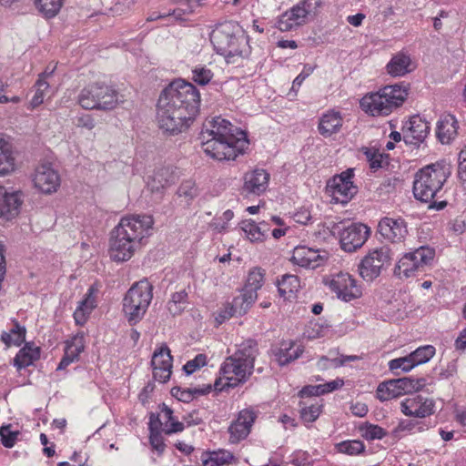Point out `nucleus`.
I'll list each match as a JSON object with an SVG mask.
<instances>
[{"instance_id": "obj_19", "label": "nucleus", "mask_w": 466, "mask_h": 466, "mask_svg": "<svg viewBox=\"0 0 466 466\" xmlns=\"http://www.w3.org/2000/svg\"><path fill=\"white\" fill-rule=\"evenodd\" d=\"M257 419V413L252 409H244L238 414V418L228 428L229 441L238 443L250 433L251 428Z\"/></svg>"}, {"instance_id": "obj_14", "label": "nucleus", "mask_w": 466, "mask_h": 466, "mask_svg": "<svg viewBox=\"0 0 466 466\" xmlns=\"http://www.w3.org/2000/svg\"><path fill=\"white\" fill-rule=\"evenodd\" d=\"M353 177L354 168H348L328 181L326 189L332 196L335 204H348L358 193Z\"/></svg>"}, {"instance_id": "obj_10", "label": "nucleus", "mask_w": 466, "mask_h": 466, "mask_svg": "<svg viewBox=\"0 0 466 466\" xmlns=\"http://www.w3.org/2000/svg\"><path fill=\"white\" fill-rule=\"evenodd\" d=\"M435 258V249L430 246H420L405 253L398 261L394 273L400 278H410L426 270Z\"/></svg>"}, {"instance_id": "obj_28", "label": "nucleus", "mask_w": 466, "mask_h": 466, "mask_svg": "<svg viewBox=\"0 0 466 466\" xmlns=\"http://www.w3.org/2000/svg\"><path fill=\"white\" fill-rule=\"evenodd\" d=\"M97 289L92 285L89 287L85 299L79 302V305L74 312V319L76 325L84 326L93 309L96 307L95 294Z\"/></svg>"}, {"instance_id": "obj_4", "label": "nucleus", "mask_w": 466, "mask_h": 466, "mask_svg": "<svg viewBox=\"0 0 466 466\" xmlns=\"http://www.w3.org/2000/svg\"><path fill=\"white\" fill-rule=\"evenodd\" d=\"M258 354V343L254 339H247L238 345L237 350L226 358L220 368L225 380L224 387L235 388L248 380L254 370L255 360Z\"/></svg>"}, {"instance_id": "obj_60", "label": "nucleus", "mask_w": 466, "mask_h": 466, "mask_svg": "<svg viewBox=\"0 0 466 466\" xmlns=\"http://www.w3.org/2000/svg\"><path fill=\"white\" fill-rule=\"evenodd\" d=\"M175 390H177V392L174 393V395H176L179 400H182L184 402L190 401L193 399L194 393H198V394L204 393L203 390H200L196 388L194 390L188 389V390H181L179 388L175 389Z\"/></svg>"}, {"instance_id": "obj_25", "label": "nucleus", "mask_w": 466, "mask_h": 466, "mask_svg": "<svg viewBox=\"0 0 466 466\" xmlns=\"http://www.w3.org/2000/svg\"><path fill=\"white\" fill-rule=\"evenodd\" d=\"M459 123L451 114L442 115L436 126V137L441 144H450L458 134Z\"/></svg>"}, {"instance_id": "obj_62", "label": "nucleus", "mask_w": 466, "mask_h": 466, "mask_svg": "<svg viewBox=\"0 0 466 466\" xmlns=\"http://www.w3.org/2000/svg\"><path fill=\"white\" fill-rule=\"evenodd\" d=\"M310 218V211L305 206L300 207V208L293 214V219L299 224H307Z\"/></svg>"}, {"instance_id": "obj_43", "label": "nucleus", "mask_w": 466, "mask_h": 466, "mask_svg": "<svg viewBox=\"0 0 466 466\" xmlns=\"http://www.w3.org/2000/svg\"><path fill=\"white\" fill-rule=\"evenodd\" d=\"M336 449L340 453L347 455H358L364 451L365 445L359 440L344 441L336 444Z\"/></svg>"}, {"instance_id": "obj_39", "label": "nucleus", "mask_w": 466, "mask_h": 466, "mask_svg": "<svg viewBox=\"0 0 466 466\" xmlns=\"http://www.w3.org/2000/svg\"><path fill=\"white\" fill-rule=\"evenodd\" d=\"M188 303L187 292L183 289L172 294L167 302V309L173 316L181 314Z\"/></svg>"}, {"instance_id": "obj_48", "label": "nucleus", "mask_w": 466, "mask_h": 466, "mask_svg": "<svg viewBox=\"0 0 466 466\" xmlns=\"http://www.w3.org/2000/svg\"><path fill=\"white\" fill-rule=\"evenodd\" d=\"M304 18L309 15H316L319 8L322 5V0H301L297 5Z\"/></svg>"}, {"instance_id": "obj_36", "label": "nucleus", "mask_w": 466, "mask_h": 466, "mask_svg": "<svg viewBox=\"0 0 466 466\" xmlns=\"http://www.w3.org/2000/svg\"><path fill=\"white\" fill-rule=\"evenodd\" d=\"M257 298L258 294L247 291L243 289L242 292L236 296L230 304L235 312H237L238 316H242L247 313L248 309L256 301Z\"/></svg>"}, {"instance_id": "obj_64", "label": "nucleus", "mask_w": 466, "mask_h": 466, "mask_svg": "<svg viewBox=\"0 0 466 466\" xmlns=\"http://www.w3.org/2000/svg\"><path fill=\"white\" fill-rule=\"evenodd\" d=\"M458 162L459 176L466 180V146L459 153Z\"/></svg>"}, {"instance_id": "obj_38", "label": "nucleus", "mask_w": 466, "mask_h": 466, "mask_svg": "<svg viewBox=\"0 0 466 466\" xmlns=\"http://www.w3.org/2000/svg\"><path fill=\"white\" fill-rule=\"evenodd\" d=\"M177 5H187V8L177 7L172 11L170 10L166 14V17L172 15L176 21L185 22L187 19L185 15H190L194 12L196 6L199 5V0H173Z\"/></svg>"}, {"instance_id": "obj_61", "label": "nucleus", "mask_w": 466, "mask_h": 466, "mask_svg": "<svg viewBox=\"0 0 466 466\" xmlns=\"http://www.w3.org/2000/svg\"><path fill=\"white\" fill-rule=\"evenodd\" d=\"M76 126L91 130L95 127V119L90 114H82L76 117Z\"/></svg>"}, {"instance_id": "obj_41", "label": "nucleus", "mask_w": 466, "mask_h": 466, "mask_svg": "<svg viewBox=\"0 0 466 466\" xmlns=\"http://www.w3.org/2000/svg\"><path fill=\"white\" fill-rule=\"evenodd\" d=\"M64 0H35L37 9L47 18L57 15L63 5Z\"/></svg>"}, {"instance_id": "obj_5", "label": "nucleus", "mask_w": 466, "mask_h": 466, "mask_svg": "<svg viewBox=\"0 0 466 466\" xmlns=\"http://www.w3.org/2000/svg\"><path fill=\"white\" fill-rule=\"evenodd\" d=\"M210 41L218 55L225 57L228 64L236 62L248 52V37L238 23L225 21L216 25L210 35Z\"/></svg>"}, {"instance_id": "obj_24", "label": "nucleus", "mask_w": 466, "mask_h": 466, "mask_svg": "<svg viewBox=\"0 0 466 466\" xmlns=\"http://www.w3.org/2000/svg\"><path fill=\"white\" fill-rule=\"evenodd\" d=\"M179 177V171L177 167L167 166L157 168L147 187L152 192H158L172 184H175Z\"/></svg>"}, {"instance_id": "obj_37", "label": "nucleus", "mask_w": 466, "mask_h": 466, "mask_svg": "<svg viewBox=\"0 0 466 466\" xmlns=\"http://www.w3.org/2000/svg\"><path fill=\"white\" fill-rule=\"evenodd\" d=\"M233 459V454L228 451H218L204 453L201 456L203 466H223L229 464Z\"/></svg>"}, {"instance_id": "obj_8", "label": "nucleus", "mask_w": 466, "mask_h": 466, "mask_svg": "<svg viewBox=\"0 0 466 466\" xmlns=\"http://www.w3.org/2000/svg\"><path fill=\"white\" fill-rule=\"evenodd\" d=\"M153 298V286L147 279L136 282L123 299V312L130 325L145 316Z\"/></svg>"}, {"instance_id": "obj_45", "label": "nucleus", "mask_w": 466, "mask_h": 466, "mask_svg": "<svg viewBox=\"0 0 466 466\" xmlns=\"http://www.w3.org/2000/svg\"><path fill=\"white\" fill-rule=\"evenodd\" d=\"M435 354V348L431 345H426L418 348L412 351L410 359L415 366L428 362Z\"/></svg>"}, {"instance_id": "obj_1", "label": "nucleus", "mask_w": 466, "mask_h": 466, "mask_svg": "<svg viewBox=\"0 0 466 466\" xmlns=\"http://www.w3.org/2000/svg\"><path fill=\"white\" fill-rule=\"evenodd\" d=\"M200 102V93L192 83L180 78L172 81L157 100L159 129L169 136L187 131L199 113Z\"/></svg>"}, {"instance_id": "obj_20", "label": "nucleus", "mask_w": 466, "mask_h": 466, "mask_svg": "<svg viewBox=\"0 0 466 466\" xmlns=\"http://www.w3.org/2000/svg\"><path fill=\"white\" fill-rule=\"evenodd\" d=\"M378 231L384 239L392 243L402 242L408 235L407 224L400 217L381 218L378 225Z\"/></svg>"}, {"instance_id": "obj_9", "label": "nucleus", "mask_w": 466, "mask_h": 466, "mask_svg": "<svg viewBox=\"0 0 466 466\" xmlns=\"http://www.w3.org/2000/svg\"><path fill=\"white\" fill-rule=\"evenodd\" d=\"M77 102L86 110H112L118 104V93L111 86L96 82L79 92Z\"/></svg>"}, {"instance_id": "obj_27", "label": "nucleus", "mask_w": 466, "mask_h": 466, "mask_svg": "<svg viewBox=\"0 0 466 466\" xmlns=\"http://www.w3.org/2000/svg\"><path fill=\"white\" fill-rule=\"evenodd\" d=\"M306 22L299 6L294 5L278 16L275 27L281 32H289L297 29Z\"/></svg>"}, {"instance_id": "obj_16", "label": "nucleus", "mask_w": 466, "mask_h": 466, "mask_svg": "<svg viewBox=\"0 0 466 466\" xmlns=\"http://www.w3.org/2000/svg\"><path fill=\"white\" fill-rule=\"evenodd\" d=\"M370 230L361 223L351 224L340 234V247L347 252H354L367 241Z\"/></svg>"}, {"instance_id": "obj_31", "label": "nucleus", "mask_w": 466, "mask_h": 466, "mask_svg": "<svg viewBox=\"0 0 466 466\" xmlns=\"http://www.w3.org/2000/svg\"><path fill=\"white\" fill-rule=\"evenodd\" d=\"M410 56L405 52H399L394 55L387 64V71L390 76H402L410 72Z\"/></svg>"}, {"instance_id": "obj_6", "label": "nucleus", "mask_w": 466, "mask_h": 466, "mask_svg": "<svg viewBox=\"0 0 466 466\" xmlns=\"http://www.w3.org/2000/svg\"><path fill=\"white\" fill-rule=\"evenodd\" d=\"M451 175L450 166L444 160L420 168L413 181L416 199L429 204H448L446 200H432Z\"/></svg>"}, {"instance_id": "obj_18", "label": "nucleus", "mask_w": 466, "mask_h": 466, "mask_svg": "<svg viewBox=\"0 0 466 466\" xmlns=\"http://www.w3.org/2000/svg\"><path fill=\"white\" fill-rule=\"evenodd\" d=\"M33 181L35 187L46 195L56 192L61 183L57 170L48 163L36 167Z\"/></svg>"}, {"instance_id": "obj_56", "label": "nucleus", "mask_w": 466, "mask_h": 466, "mask_svg": "<svg viewBox=\"0 0 466 466\" xmlns=\"http://www.w3.org/2000/svg\"><path fill=\"white\" fill-rule=\"evenodd\" d=\"M207 364V356L198 354L193 360H188L183 367L185 372L189 375Z\"/></svg>"}, {"instance_id": "obj_49", "label": "nucleus", "mask_w": 466, "mask_h": 466, "mask_svg": "<svg viewBox=\"0 0 466 466\" xmlns=\"http://www.w3.org/2000/svg\"><path fill=\"white\" fill-rule=\"evenodd\" d=\"M48 82H43L42 79H37L34 87L35 88V95L33 96L30 105L32 108H35L44 102L45 93L49 88Z\"/></svg>"}, {"instance_id": "obj_11", "label": "nucleus", "mask_w": 466, "mask_h": 466, "mask_svg": "<svg viewBox=\"0 0 466 466\" xmlns=\"http://www.w3.org/2000/svg\"><path fill=\"white\" fill-rule=\"evenodd\" d=\"M391 260L392 252L388 246L371 249L358 266L360 276L366 281H372L391 264Z\"/></svg>"}, {"instance_id": "obj_17", "label": "nucleus", "mask_w": 466, "mask_h": 466, "mask_svg": "<svg viewBox=\"0 0 466 466\" xmlns=\"http://www.w3.org/2000/svg\"><path fill=\"white\" fill-rule=\"evenodd\" d=\"M435 401L421 395H411L400 402L401 412L409 417L426 418L434 413Z\"/></svg>"}, {"instance_id": "obj_12", "label": "nucleus", "mask_w": 466, "mask_h": 466, "mask_svg": "<svg viewBox=\"0 0 466 466\" xmlns=\"http://www.w3.org/2000/svg\"><path fill=\"white\" fill-rule=\"evenodd\" d=\"M426 385L424 378L404 377L380 383L377 388V398L381 401L400 398L420 390Z\"/></svg>"}, {"instance_id": "obj_21", "label": "nucleus", "mask_w": 466, "mask_h": 466, "mask_svg": "<svg viewBox=\"0 0 466 466\" xmlns=\"http://www.w3.org/2000/svg\"><path fill=\"white\" fill-rule=\"evenodd\" d=\"M172 356L167 345L161 346L153 354L151 365L153 368V377L156 380L165 383L172 373Z\"/></svg>"}, {"instance_id": "obj_52", "label": "nucleus", "mask_w": 466, "mask_h": 466, "mask_svg": "<svg viewBox=\"0 0 466 466\" xmlns=\"http://www.w3.org/2000/svg\"><path fill=\"white\" fill-rule=\"evenodd\" d=\"M23 192L20 190L9 193L5 187L0 186V204H23Z\"/></svg>"}, {"instance_id": "obj_58", "label": "nucleus", "mask_w": 466, "mask_h": 466, "mask_svg": "<svg viewBox=\"0 0 466 466\" xmlns=\"http://www.w3.org/2000/svg\"><path fill=\"white\" fill-rule=\"evenodd\" d=\"M233 316H238V314L237 312H235L233 307L228 302V303H226L223 306V308H221L219 309V311L218 312V315L216 317V320L218 324H221Z\"/></svg>"}, {"instance_id": "obj_53", "label": "nucleus", "mask_w": 466, "mask_h": 466, "mask_svg": "<svg viewBox=\"0 0 466 466\" xmlns=\"http://www.w3.org/2000/svg\"><path fill=\"white\" fill-rule=\"evenodd\" d=\"M15 163L13 150L8 153L0 152V176L8 175L15 170Z\"/></svg>"}, {"instance_id": "obj_50", "label": "nucleus", "mask_w": 466, "mask_h": 466, "mask_svg": "<svg viewBox=\"0 0 466 466\" xmlns=\"http://www.w3.org/2000/svg\"><path fill=\"white\" fill-rule=\"evenodd\" d=\"M19 435L18 431H11V425H4L0 427V437L2 441V444L5 448H13L17 440V436Z\"/></svg>"}, {"instance_id": "obj_7", "label": "nucleus", "mask_w": 466, "mask_h": 466, "mask_svg": "<svg viewBox=\"0 0 466 466\" xmlns=\"http://www.w3.org/2000/svg\"><path fill=\"white\" fill-rule=\"evenodd\" d=\"M409 95L404 85H390L370 92L360 100V107L369 116H386L403 105Z\"/></svg>"}, {"instance_id": "obj_42", "label": "nucleus", "mask_w": 466, "mask_h": 466, "mask_svg": "<svg viewBox=\"0 0 466 466\" xmlns=\"http://www.w3.org/2000/svg\"><path fill=\"white\" fill-rule=\"evenodd\" d=\"M149 444L153 452H156L158 457H161L167 448L165 439L157 427L152 423L149 425Z\"/></svg>"}, {"instance_id": "obj_44", "label": "nucleus", "mask_w": 466, "mask_h": 466, "mask_svg": "<svg viewBox=\"0 0 466 466\" xmlns=\"http://www.w3.org/2000/svg\"><path fill=\"white\" fill-rule=\"evenodd\" d=\"M191 79L193 82L199 86L208 85L213 78L214 73L211 69L208 68L206 66L198 65L196 66L192 71Z\"/></svg>"}, {"instance_id": "obj_46", "label": "nucleus", "mask_w": 466, "mask_h": 466, "mask_svg": "<svg viewBox=\"0 0 466 466\" xmlns=\"http://www.w3.org/2000/svg\"><path fill=\"white\" fill-rule=\"evenodd\" d=\"M300 418L305 423L315 421L320 414V406L315 403L300 402Z\"/></svg>"}, {"instance_id": "obj_59", "label": "nucleus", "mask_w": 466, "mask_h": 466, "mask_svg": "<svg viewBox=\"0 0 466 466\" xmlns=\"http://www.w3.org/2000/svg\"><path fill=\"white\" fill-rule=\"evenodd\" d=\"M314 67L310 65H305L303 70L296 76L292 83V90H297L300 87L304 80L313 73Z\"/></svg>"}, {"instance_id": "obj_51", "label": "nucleus", "mask_w": 466, "mask_h": 466, "mask_svg": "<svg viewBox=\"0 0 466 466\" xmlns=\"http://www.w3.org/2000/svg\"><path fill=\"white\" fill-rule=\"evenodd\" d=\"M361 432L362 437L368 441L381 440L387 434L383 428L373 424H367L361 428Z\"/></svg>"}, {"instance_id": "obj_22", "label": "nucleus", "mask_w": 466, "mask_h": 466, "mask_svg": "<svg viewBox=\"0 0 466 466\" xmlns=\"http://www.w3.org/2000/svg\"><path fill=\"white\" fill-rule=\"evenodd\" d=\"M290 260L302 268H316L323 264L325 258L319 254V250L299 246L293 249Z\"/></svg>"}, {"instance_id": "obj_3", "label": "nucleus", "mask_w": 466, "mask_h": 466, "mask_svg": "<svg viewBox=\"0 0 466 466\" xmlns=\"http://www.w3.org/2000/svg\"><path fill=\"white\" fill-rule=\"evenodd\" d=\"M154 231L151 215H129L123 217L111 232L109 255L113 261H128Z\"/></svg>"}, {"instance_id": "obj_40", "label": "nucleus", "mask_w": 466, "mask_h": 466, "mask_svg": "<svg viewBox=\"0 0 466 466\" xmlns=\"http://www.w3.org/2000/svg\"><path fill=\"white\" fill-rule=\"evenodd\" d=\"M264 279L265 270L258 267L253 268L248 272L247 282L243 289L257 294L258 290L263 286Z\"/></svg>"}, {"instance_id": "obj_32", "label": "nucleus", "mask_w": 466, "mask_h": 466, "mask_svg": "<svg viewBox=\"0 0 466 466\" xmlns=\"http://www.w3.org/2000/svg\"><path fill=\"white\" fill-rule=\"evenodd\" d=\"M304 351L302 346H296L291 340L281 343L279 351L276 354L277 360L280 366L289 364V362L299 359Z\"/></svg>"}, {"instance_id": "obj_55", "label": "nucleus", "mask_w": 466, "mask_h": 466, "mask_svg": "<svg viewBox=\"0 0 466 466\" xmlns=\"http://www.w3.org/2000/svg\"><path fill=\"white\" fill-rule=\"evenodd\" d=\"M233 217L234 213L230 209H228L222 214L221 217L215 218L210 223V227L217 232L221 233L228 228V223L232 219Z\"/></svg>"}, {"instance_id": "obj_2", "label": "nucleus", "mask_w": 466, "mask_h": 466, "mask_svg": "<svg viewBox=\"0 0 466 466\" xmlns=\"http://www.w3.org/2000/svg\"><path fill=\"white\" fill-rule=\"evenodd\" d=\"M198 139L205 154L218 161L235 160L249 147L247 132L221 116L206 121Z\"/></svg>"}, {"instance_id": "obj_47", "label": "nucleus", "mask_w": 466, "mask_h": 466, "mask_svg": "<svg viewBox=\"0 0 466 466\" xmlns=\"http://www.w3.org/2000/svg\"><path fill=\"white\" fill-rule=\"evenodd\" d=\"M179 198H184V201H191L198 195V189L193 180H185L177 189Z\"/></svg>"}, {"instance_id": "obj_26", "label": "nucleus", "mask_w": 466, "mask_h": 466, "mask_svg": "<svg viewBox=\"0 0 466 466\" xmlns=\"http://www.w3.org/2000/svg\"><path fill=\"white\" fill-rule=\"evenodd\" d=\"M343 125V117L339 111L329 110L319 119L318 131L325 138L338 134Z\"/></svg>"}, {"instance_id": "obj_13", "label": "nucleus", "mask_w": 466, "mask_h": 466, "mask_svg": "<svg viewBox=\"0 0 466 466\" xmlns=\"http://www.w3.org/2000/svg\"><path fill=\"white\" fill-rule=\"evenodd\" d=\"M323 282L342 301L350 302L362 296L361 286L348 272L331 274L326 277Z\"/></svg>"}, {"instance_id": "obj_34", "label": "nucleus", "mask_w": 466, "mask_h": 466, "mask_svg": "<svg viewBox=\"0 0 466 466\" xmlns=\"http://www.w3.org/2000/svg\"><path fill=\"white\" fill-rule=\"evenodd\" d=\"M40 358V349L25 345L22 348L14 359V364L17 370L25 369Z\"/></svg>"}, {"instance_id": "obj_33", "label": "nucleus", "mask_w": 466, "mask_h": 466, "mask_svg": "<svg viewBox=\"0 0 466 466\" xmlns=\"http://www.w3.org/2000/svg\"><path fill=\"white\" fill-rule=\"evenodd\" d=\"M279 295L285 299L295 298L296 293L300 288L299 279L291 274H285L277 283Z\"/></svg>"}, {"instance_id": "obj_29", "label": "nucleus", "mask_w": 466, "mask_h": 466, "mask_svg": "<svg viewBox=\"0 0 466 466\" xmlns=\"http://www.w3.org/2000/svg\"><path fill=\"white\" fill-rule=\"evenodd\" d=\"M241 229L251 242H263L269 235L270 226L265 221L256 223L246 219L241 222Z\"/></svg>"}, {"instance_id": "obj_35", "label": "nucleus", "mask_w": 466, "mask_h": 466, "mask_svg": "<svg viewBox=\"0 0 466 466\" xmlns=\"http://www.w3.org/2000/svg\"><path fill=\"white\" fill-rule=\"evenodd\" d=\"M26 329L21 326L18 321H13V327L8 332L4 331L1 335V340L7 346H20L25 339Z\"/></svg>"}, {"instance_id": "obj_15", "label": "nucleus", "mask_w": 466, "mask_h": 466, "mask_svg": "<svg viewBox=\"0 0 466 466\" xmlns=\"http://www.w3.org/2000/svg\"><path fill=\"white\" fill-rule=\"evenodd\" d=\"M430 123L420 115H413L403 122L401 131L407 145L420 146L430 134Z\"/></svg>"}, {"instance_id": "obj_63", "label": "nucleus", "mask_w": 466, "mask_h": 466, "mask_svg": "<svg viewBox=\"0 0 466 466\" xmlns=\"http://www.w3.org/2000/svg\"><path fill=\"white\" fill-rule=\"evenodd\" d=\"M367 158L370 162V167L372 169H378L381 167L382 163V155L378 152L367 151L366 152Z\"/></svg>"}, {"instance_id": "obj_54", "label": "nucleus", "mask_w": 466, "mask_h": 466, "mask_svg": "<svg viewBox=\"0 0 466 466\" xmlns=\"http://www.w3.org/2000/svg\"><path fill=\"white\" fill-rule=\"evenodd\" d=\"M414 367H416L413 363V361L410 359V355L397 358L394 360H391L389 362V368L391 371L401 370L404 372H408L411 370Z\"/></svg>"}, {"instance_id": "obj_57", "label": "nucleus", "mask_w": 466, "mask_h": 466, "mask_svg": "<svg viewBox=\"0 0 466 466\" xmlns=\"http://www.w3.org/2000/svg\"><path fill=\"white\" fill-rule=\"evenodd\" d=\"M20 206H0V224L8 222L19 214Z\"/></svg>"}, {"instance_id": "obj_23", "label": "nucleus", "mask_w": 466, "mask_h": 466, "mask_svg": "<svg viewBox=\"0 0 466 466\" xmlns=\"http://www.w3.org/2000/svg\"><path fill=\"white\" fill-rule=\"evenodd\" d=\"M84 349L85 332L79 331L71 339L66 341L65 353L57 366V370H65L71 363L77 361Z\"/></svg>"}, {"instance_id": "obj_30", "label": "nucleus", "mask_w": 466, "mask_h": 466, "mask_svg": "<svg viewBox=\"0 0 466 466\" xmlns=\"http://www.w3.org/2000/svg\"><path fill=\"white\" fill-rule=\"evenodd\" d=\"M269 174L265 169H255L245 178V188L251 193L259 195L268 185Z\"/></svg>"}]
</instances>
